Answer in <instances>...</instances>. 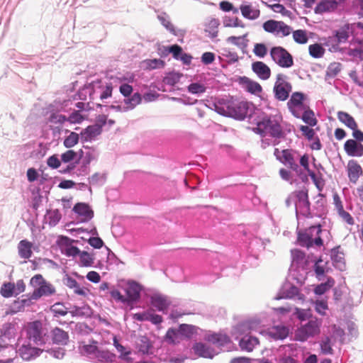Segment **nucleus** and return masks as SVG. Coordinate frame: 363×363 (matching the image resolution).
Returning <instances> with one entry per match:
<instances>
[{"label": "nucleus", "instance_id": "6e6552de", "mask_svg": "<svg viewBox=\"0 0 363 363\" xmlns=\"http://www.w3.org/2000/svg\"><path fill=\"white\" fill-rule=\"evenodd\" d=\"M274 94L276 99L281 101H286L292 91V86L286 80V76L283 74H278L276 77V82L274 86Z\"/></svg>", "mask_w": 363, "mask_h": 363}, {"label": "nucleus", "instance_id": "bf43d9fd", "mask_svg": "<svg viewBox=\"0 0 363 363\" xmlns=\"http://www.w3.org/2000/svg\"><path fill=\"white\" fill-rule=\"evenodd\" d=\"M188 91L191 94H202L206 91V87L201 84L192 83L188 86Z\"/></svg>", "mask_w": 363, "mask_h": 363}, {"label": "nucleus", "instance_id": "473e14b6", "mask_svg": "<svg viewBox=\"0 0 363 363\" xmlns=\"http://www.w3.org/2000/svg\"><path fill=\"white\" fill-rule=\"evenodd\" d=\"M298 296V299L303 301L305 296L303 294L299 293L298 289L295 286H291L290 288L283 292L282 295L278 296L275 298L277 300L281 298H293L295 296Z\"/></svg>", "mask_w": 363, "mask_h": 363}, {"label": "nucleus", "instance_id": "6e6d98bb", "mask_svg": "<svg viewBox=\"0 0 363 363\" xmlns=\"http://www.w3.org/2000/svg\"><path fill=\"white\" fill-rule=\"evenodd\" d=\"M276 13H280L284 16H290L291 14V11L286 10L285 7L280 4H267Z\"/></svg>", "mask_w": 363, "mask_h": 363}, {"label": "nucleus", "instance_id": "58836bf2", "mask_svg": "<svg viewBox=\"0 0 363 363\" xmlns=\"http://www.w3.org/2000/svg\"><path fill=\"white\" fill-rule=\"evenodd\" d=\"M220 25L218 19L211 18L206 23L205 31L208 33L212 37L217 36L218 28Z\"/></svg>", "mask_w": 363, "mask_h": 363}, {"label": "nucleus", "instance_id": "20e7f679", "mask_svg": "<svg viewBox=\"0 0 363 363\" xmlns=\"http://www.w3.org/2000/svg\"><path fill=\"white\" fill-rule=\"evenodd\" d=\"M27 338L37 345L45 343L46 331L40 320L28 323L25 326Z\"/></svg>", "mask_w": 363, "mask_h": 363}, {"label": "nucleus", "instance_id": "2eb2a0df", "mask_svg": "<svg viewBox=\"0 0 363 363\" xmlns=\"http://www.w3.org/2000/svg\"><path fill=\"white\" fill-rule=\"evenodd\" d=\"M16 355L17 352L11 344L0 345V363H11Z\"/></svg>", "mask_w": 363, "mask_h": 363}, {"label": "nucleus", "instance_id": "79ce46f5", "mask_svg": "<svg viewBox=\"0 0 363 363\" xmlns=\"http://www.w3.org/2000/svg\"><path fill=\"white\" fill-rule=\"evenodd\" d=\"M179 332L181 336L190 338L196 333V328L191 325L181 324L179 327Z\"/></svg>", "mask_w": 363, "mask_h": 363}, {"label": "nucleus", "instance_id": "f3484780", "mask_svg": "<svg viewBox=\"0 0 363 363\" xmlns=\"http://www.w3.org/2000/svg\"><path fill=\"white\" fill-rule=\"evenodd\" d=\"M194 353L199 357L212 359L218 352L213 348L202 342H196L192 347Z\"/></svg>", "mask_w": 363, "mask_h": 363}, {"label": "nucleus", "instance_id": "c85d7f7f", "mask_svg": "<svg viewBox=\"0 0 363 363\" xmlns=\"http://www.w3.org/2000/svg\"><path fill=\"white\" fill-rule=\"evenodd\" d=\"M331 258L335 267H338L342 270V268L345 267V255L344 253L340 251V247H335L332 250Z\"/></svg>", "mask_w": 363, "mask_h": 363}, {"label": "nucleus", "instance_id": "f257e3e1", "mask_svg": "<svg viewBox=\"0 0 363 363\" xmlns=\"http://www.w3.org/2000/svg\"><path fill=\"white\" fill-rule=\"evenodd\" d=\"M30 284L37 287L32 294L22 296L21 303L23 306H30L33 301L38 300L43 296H50L56 292L54 286L46 281L41 274H35L30 280Z\"/></svg>", "mask_w": 363, "mask_h": 363}, {"label": "nucleus", "instance_id": "4be33fe9", "mask_svg": "<svg viewBox=\"0 0 363 363\" xmlns=\"http://www.w3.org/2000/svg\"><path fill=\"white\" fill-rule=\"evenodd\" d=\"M240 84L251 94H257L262 91V86L258 82L253 81L247 77H240Z\"/></svg>", "mask_w": 363, "mask_h": 363}, {"label": "nucleus", "instance_id": "4d7b16f0", "mask_svg": "<svg viewBox=\"0 0 363 363\" xmlns=\"http://www.w3.org/2000/svg\"><path fill=\"white\" fill-rule=\"evenodd\" d=\"M48 121L54 124H62L67 121V117L62 114L52 113L49 117Z\"/></svg>", "mask_w": 363, "mask_h": 363}, {"label": "nucleus", "instance_id": "1a4fd4ad", "mask_svg": "<svg viewBox=\"0 0 363 363\" xmlns=\"http://www.w3.org/2000/svg\"><path fill=\"white\" fill-rule=\"evenodd\" d=\"M272 60L282 68H289L294 65L292 55L284 48L275 46L270 50Z\"/></svg>", "mask_w": 363, "mask_h": 363}, {"label": "nucleus", "instance_id": "aec40b11", "mask_svg": "<svg viewBox=\"0 0 363 363\" xmlns=\"http://www.w3.org/2000/svg\"><path fill=\"white\" fill-rule=\"evenodd\" d=\"M362 173V167L357 161L352 160L348 162L347 174L351 182L355 184Z\"/></svg>", "mask_w": 363, "mask_h": 363}, {"label": "nucleus", "instance_id": "de8ad7c7", "mask_svg": "<svg viewBox=\"0 0 363 363\" xmlns=\"http://www.w3.org/2000/svg\"><path fill=\"white\" fill-rule=\"evenodd\" d=\"M15 291V284L13 283L4 284L0 290L1 295L4 298L11 297Z\"/></svg>", "mask_w": 363, "mask_h": 363}, {"label": "nucleus", "instance_id": "39448f33", "mask_svg": "<svg viewBox=\"0 0 363 363\" xmlns=\"http://www.w3.org/2000/svg\"><path fill=\"white\" fill-rule=\"evenodd\" d=\"M321 324L322 321L318 318L311 320L308 323L296 330L295 339L298 341L304 342L309 337L318 335L320 333Z\"/></svg>", "mask_w": 363, "mask_h": 363}, {"label": "nucleus", "instance_id": "69168bd1", "mask_svg": "<svg viewBox=\"0 0 363 363\" xmlns=\"http://www.w3.org/2000/svg\"><path fill=\"white\" fill-rule=\"evenodd\" d=\"M147 65L150 69H157L163 67L164 62L160 59H153L147 61Z\"/></svg>", "mask_w": 363, "mask_h": 363}, {"label": "nucleus", "instance_id": "3c124183", "mask_svg": "<svg viewBox=\"0 0 363 363\" xmlns=\"http://www.w3.org/2000/svg\"><path fill=\"white\" fill-rule=\"evenodd\" d=\"M315 311L321 315H326V311L328 309L327 300H317L314 302Z\"/></svg>", "mask_w": 363, "mask_h": 363}, {"label": "nucleus", "instance_id": "864d4df0", "mask_svg": "<svg viewBox=\"0 0 363 363\" xmlns=\"http://www.w3.org/2000/svg\"><path fill=\"white\" fill-rule=\"evenodd\" d=\"M181 75L178 73H169L167 76H165L163 79V82L165 84H168L170 86H174L177 83L179 82L180 79Z\"/></svg>", "mask_w": 363, "mask_h": 363}, {"label": "nucleus", "instance_id": "f704fd0d", "mask_svg": "<svg viewBox=\"0 0 363 363\" xmlns=\"http://www.w3.org/2000/svg\"><path fill=\"white\" fill-rule=\"evenodd\" d=\"M259 340L255 337H249L242 338L240 341V347L242 350L252 352L254 347L259 344Z\"/></svg>", "mask_w": 363, "mask_h": 363}, {"label": "nucleus", "instance_id": "5701e85b", "mask_svg": "<svg viewBox=\"0 0 363 363\" xmlns=\"http://www.w3.org/2000/svg\"><path fill=\"white\" fill-rule=\"evenodd\" d=\"M73 211L79 216H82L84 221L89 220L94 216V211L88 204L84 203H77L75 204Z\"/></svg>", "mask_w": 363, "mask_h": 363}, {"label": "nucleus", "instance_id": "f03ea898", "mask_svg": "<svg viewBox=\"0 0 363 363\" xmlns=\"http://www.w3.org/2000/svg\"><path fill=\"white\" fill-rule=\"evenodd\" d=\"M281 117L280 116H264L257 123L253 130L264 137L269 135L274 138H282L284 137V132L281 125Z\"/></svg>", "mask_w": 363, "mask_h": 363}, {"label": "nucleus", "instance_id": "37998d69", "mask_svg": "<svg viewBox=\"0 0 363 363\" xmlns=\"http://www.w3.org/2000/svg\"><path fill=\"white\" fill-rule=\"evenodd\" d=\"M80 264L82 267H91L94 262V257L93 255L87 252L86 251H80L79 254Z\"/></svg>", "mask_w": 363, "mask_h": 363}, {"label": "nucleus", "instance_id": "e433bc0d", "mask_svg": "<svg viewBox=\"0 0 363 363\" xmlns=\"http://www.w3.org/2000/svg\"><path fill=\"white\" fill-rule=\"evenodd\" d=\"M335 283L333 278L328 277L326 282L317 285L313 291L316 295H323L329 291L335 285Z\"/></svg>", "mask_w": 363, "mask_h": 363}, {"label": "nucleus", "instance_id": "e2e57ef3", "mask_svg": "<svg viewBox=\"0 0 363 363\" xmlns=\"http://www.w3.org/2000/svg\"><path fill=\"white\" fill-rule=\"evenodd\" d=\"M308 176L311 178L318 189L321 191L324 187L323 179L321 177H318L314 172H310Z\"/></svg>", "mask_w": 363, "mask_h": 363}, {"label": "nucleus", "instance_id": "8fccbe9b", "mask_svg": "<svg viewBox=\"0 0 363 363\" xmlns=\"http://www.w3.org/2000/svg\"><path fill=\"white\" fill-rule=\"evenodd\" d=\"M342 69V65L340 62H332L328 67L326 74L329 77H334L338 74Z\"/></svg>", "mask_w": 363, "mask_h": 363}, {"label": "nucleus", "instance_id": "7c9ffc66", "mask_svg": "<svg viewBox=\"0 0 363 363\" xmlns=\"http://www.w3.org/2000/svg\"><path fill=\"white\" fill-rule=\"evenodd\" d=\"M240 9L242 15L250 20L257 19L260 15L259 10L252 5H242Z\"/></svg>", "mask_w": 363, "mask_h": 363}, {"label": "nucleus", "instance_id": "6ab92c4d", "mask_svg": "<svg viewBox=\"0 0 363 363\" xmlns=\"http://www.w3.org/2000/svg\"><path fill=\"white\" fill-rule=\"evenodd\" d=\"M50 336L52 342L56 345H66L69 342L68 333L58 327L51 330Z\"/></svg>", "mask_w": 363, "mask_h": 363}, {"label": "nucleus", "instance_id": "13d9d810", "mask_svg": "<svg viewBox=\"0 0 363 363\" xmlns=\"http://www.w3.org/2000/svg\"><path fill=\"white\" fill-rule=\"evenodd\" d=\"M77 156V154L73 150H69L61 155V160L64 163L73 161Z\"/></svg>", "mask_w": 363, "mask_h": 363}, {"label": "nucleus", "instance_id": "cd10ccee", "mask_svg": "<svg viewBox=\"0 0 363 363\" xmlns=\"http://www.w3.org/2000/svg\"><path fill=\"white\" fill-rule=\"evenodd\" d=\"M32 247V242L27 240H21L18 245L19 256L23 259H29L33 255Z\"/></svg>", "mask_w": 363, "mask_h": 363}, {"label": "nucleus", "instance_id": "a211bd4d", "mask_svg": "<svg viewBox=\"0 0 363 363\" xmlns=\"http://www.w3.org/2000/svg\"><path fill=\"white\" fill-rule=\"evenodd\" d=\"M252 69L262 80H267L271 76L270 68L263 62L257 61L253 62L252 64Z\"/></svg>", "mask_w": 363, "mask_h": 363}, {"label": "nucleus", "instance_id": "bb28decb", "mask_svg": "<svg viewBox=\"0 0 363 363\" xmlns=\"http://www.w3.org/2000/svg\"><path fill=\"white\" fill-rule=\"evenodd\" d=\"M101 130L98 126L94 125H89L81 132V136L83 141H91L101 133Z\"/></svg>", "mask_w": 363, "mask_h": 363}, {"label": "nucleus", "instance_id": "a878e982", "mask_svg": "<svg viewBox=\"0 0 363 363\" xmlns=\"http://www.w3.org/2000/svg\"><path fill=\"white\" fill-rule=\"evenodd\" d=\"M65 284L70 289H73L75 294L82 296H86L89 293V289L81 287L78 282L73 278L67 277L65 279Z\"/></svg>", "mask_w": 363, "mask_h": 363}, {"label": "nucleus", "instance_id": "423d86ee", "mask_svg": "<svg viewBox=\"0 0 363 363\" xmlns=\"http://www.w3.org/2000/svg\"><path fill=\"white\" fill-rule=\"evenodd\" d=\"M262 28L267 33H272L279 38H284L289 35L292 32V28L281 21L273 19L265 21Z\"/></svg>", "mask_w": 363, "mask_h": 363}, {"label": "nucleus", "instance_id": "5fc2aeb1", "mask_svg": "<svg viewBox=\"0 0 363 363\" xmlns=\"http://www.w3.org/2000/svg\"><path fill=\"white\" fill-rule=\"evenodd\" d=\"M254 54L260 58H263L267 53V48L264 43H256L253 48Z\"/></svg>", "mask_w": 363, "mask_h": 363}, {"label": "nucleus", "instance_id": "2f4dec72", "mask_svg": "<svg viewBox=\"0 0 363 363\" xmlns=\"http://www.w3.org/2000/svg\"><path fill=\"white\" fill-rule=\"evenodd\" d=\"M295 197L296 198V205L299 207H304L309 208L310 202L308 200V190L301 189L294 192Z\"/></svg>", "mask_w": 363, "mask_h": 363}, {"label": "nucleus", "instance_id": "a19ab883", "mask_svg": "<svg viewBox=\"0 0 363 363\" xmlns=\"http://www.w3.org/2000/svg\"><path fill=\"white\" fill-rule=\"evenodd\" d=\"M17 330L16 328V325L10 323L5 329V331L2 335V340L4 342L6 340H8L9 342V343L11 344L12 340H15Z\"/></svg>", "mask_w": 363, "mask_h": 363}, {"label": "nucleus", "instance_id": "0e129e2a", "mask_svg": "<svg viewBox=\"0 0 363 363\" xmlns=\"http://www.w3.org/2000/svg\"><path fill=\"white\" fill-rule=\"evenodd\" d=\"M320 349L323 354H332L333 349L330 345V340L328 337L322 341L320 343Z\"/></svg>", "mask_w": 363, "mask_h": 363}, {"label": "nucleus", "instance_id": "f8f14e48", "mask_svg": "<svg viewBox=\"0 0 363 363\" xmlns=\"http://www.w3.org/2000/svg\"><path fill=\"white\" fill-rule=\"evenodd\" d=\"M355 29V25L352 23H345L340 28L334 32V35L330 37L331 41L337 44L345 43L347 41L350 34H353Z\"/></svg>", "mask_w": 363, "mask_h": 363}, {"label": "nucleus", "instance_id": "c756f323", "mask_svg": "<svg viewBox=\"0 0 363 363\" xmlns=\"http://www.w3.org/2000/svg\"><path fill=\"white\" fill-rule=\"evenodd\" d=\"M338 120L350 129H354L358 127L354 118L348 113L345 111H338L337 113Z\"/></svg>", "mask_w": 363, "mask_h": 363}, {"label": "nucleus", "instance_id": "49530a36", "mask_svg": "<svg viewBox=\"0 0 363 363\" xmlns=\"http://www.w3.org/2000/svg\"><path fill=\"white\" fill-rule=\"evenodd\" d=\"M79 135L75 132H71L68 136H67L63 142V145L67 148H71L77 145L79 142Z\"/></svg>", "mask_w": 363, "mask_h": 363}, {"label": "nucleus", "instance_id": "b1692460", "mask_svg": "<svg viewBox=\"0 0 363 363\" xmlns=\"http://www.w3.org/2000/svg\"><path fill=\"white\" fill-rule=\"evenodd\" d=\"M205 340L218 347L224 346L230 342V337L222 333H213L206 336Z\"/></svg>", "mask_w": 363, "mask_h": 363}, {"label": "nucleus", "instance_id": "603ef678", "mask_svg": "<svg viewBox=\"0 0 363 363\" xmlns=\"http://www.w3.org/2000/svg\"><path fill=\"white\" fill-rule=\"evenodd\" d=\"M96 357L97 359L102 363L112 362L114 357L113 354L108 351H97Z\"/></svg>", "mask_w": 363, "mask_h": 363}, {"label": "nucleus", "instance_id": "338daca9", "mask_svg": "<svg viewBox=\"0 0 363 363\" xmlns=\"http://www.w3.org/2000/svg\"><path fill=\"white\" fill-rule=\"evenodd\" d=\"M169 52L172 53L173 57L179 60L181 54L182 53V48L178 45H173L167 48Z\"/></svg>", "mask_w": 363, "mask_h": 363}, {"label": "nucleus", "instance_id": "72a5a7b5", "mask_svg": "<svg viewBox=\"0 0 363 363\" xmlns=\"http://www.w3.org/2000/svg\"><path fill=\"white\" fill-rule=\"evenodd\" d=\"M151 303L152 305L160 311H164L169 305L167 298L160 295L152 296Z\"/></svg>", "mask_w": 363, "mask_h": 363}, {"label": "nucleus", "instance_id": "0eeeda50", "mask_svg": "<svg viewBox=\"0 0 363 363\" xmlns=\"http://www.w3.org/2000/svg\"><path fill=\"white\" fill-rule=\"evenodd\" d=\"M274 155L277 160L295 172L298 175L301 174V170L296 162L295 152L294 150L289 149L279 150L278 148H275Z\"/></svg>", "mask_w": 363, "mask_h": 363}, {"label": "nucleus", "instance_id": "c03bdc74", "mask_svg": "<svg viewBox=\"0 0 363 363\" xmlns=\"http://www.w3.org/2000/svg\"><path fill=\"white\" fill-rule=\"evenodd\" d=\"M308 51L310 55L314 58L322 57L325 53V49L318 43L309 45Z\"/></svg>", "mask_w": 363, "mask_h": 363}, {"label": "nucleus", "instance_id": "412c9836", "mask_svg": "<svg viewBox=\"0 0 363 363\" xmlns=\"http://www.w3.org/2000/svg\"><path fill=\"white\" fill-rule=\"evenodd\" d=\"M18 352L23 359L28 361L38 357L43 350L28 345H22L19 348Z\"/></svg>", "mask_w": 363, "mask_h": 363}, {"label": "nucleus", "instance_id": "393cba45", "mask_svg": "<svg viewBox=\"0 0 363 363\" xmlns=\"http://www.w3.org/2000/svg\"><path fill=\"white\" fill-rule=\"evenodd\" d=\"M289 330L284 325H277L269 328L268 335L274 340L285 339L289 335Z\"/></svg>", "mask_w": 363, "mask_h": 363}, {"label": "nucleus", "instance_id": "7ed1b4c3", "mask_svg": "<svg viewBox=\"0 0 363 363\" xmlns=\"http://www.w3.org/2000/svg\"><path fill=\"white\" fill-rule=\"evenodd\" d=\"M322 229L320 225H312L304 231L298 233V241L302 247L310 248L313 245L321 247L323 240L320 237Z\"/></svg>", "mask_w": 363, "mask_h": 363}, {"label": "nucleus", "instance_id": "680f3d73", "mask_svg": "<svg viewBox=\"0 0 363 363\" xmlns=\"http://www.w3.org/2000/svg\"><path fill=\"white\" fill-rule=\"evenodd\" d=\"M51 311L55 315H65L67 313L66 308L62 303H57L51 307Z\"/></svg>", "mask_w": 363, "mask_h": 363}, {"label": "nucleus", "instance_id": "9b49d317", "mask_svg": "<svg viewBox=\"0 0 363 363\" xmlns=\"http://www.w3.org/2000/svg\"><path fill=\"white\" fill-rule=\"evenodd\" d=\"M304 98L305 96L303 93L294 92L287 102L288 108L293 116L297 118L301 117V111H303L307 106V105L303 103Z\"/></svg>", "mask_w": 363, "mask_h": 363}, {"label": "nucleus", "instance_id": "09e8293b", "mask_svg": "<svg viewBox=\"0 0 363 363\" xmlns=\"http://www.w3.org/2000/svg\"><path fill=\"white\" fill-rule=\"evenodd\" d=\"M142 101V96L139 93L133 94L130 98L125 100L128 108L133 109Z\"/></svg>", "mask_w": 363, "mask_h": 363}, {"label": "nucleus", "instance_id": "774afa93", "mask_svg": "<svg viewBox=\"0 0 363 363\" xmlns=\"http://www.w3.org/2000/svg\"><path fill=\"white\" fill-rule=\"evenodd\" d=\"M300 130L302 132L303 135L308 140H311L313 138L315 135V131L313 129L309 128L307 125H301L300 127Z\"/></svg>", "mask_w": 363, "mask_h": 363}, {"label": "nucleus", "instance_id": "4c0bfd02", "mask_svg": "<svg viewBox=\"0 0 363 363\" xmlns=\"http://www.w3.org/2000/svg\"><path fill=\"white\" fill-rule=\"evenodd\" d=\"M337 1H320L316 6L315 11L317 13H322L327 11H331L336 9Z\"/></svg>", "mask_w": 363, "mask_h": 363}, {"label": "nucleus", "instance_id": "ea45409f", "mask_svg": "<svg viewBox=\"0 0 363 363\" xmlns=\"http://www.w3.org/2000/svg\"><path fill=\"white\" fill-rule=\"evenodd\" d=\"M164 340L169 344L174 345L179 343L181 340L179 329L177 330L174 328H169L164 336Z\"/></svg>", "mask_w": 363, "mask_h": 363}, {"label": "nucleus", "instance_id": "052dcab7", "mask_svg": "<svg viewBox=\"0 0 363 363\" xmlns=\"http://www.w3.org/2000/svg\"><path fill=\"white\" fill-rule=\"evenodd\" d=\"M83 121L84 117L79 111H74L67 118V121H69L70 123H80Z\"/></svg>", "mask_w": 363, "mask_h": 363}, {"label": "nucleus", "instance_id": "dca6fc26", "mask_svg": "<svg viewBox=\"0 0 363 363\" xmlns=\"http://www.w3.org/2000/svg\"><path fill=\"white\" fill-rule=\"evenodd\" d=\"M344 149L349 156L362 157L363 155V145L354 140H347L345 143Z\"/></svg>", "mask_w": 363, "mask_h": 363}, {"label": "nucleus", "instance_id": "c9c22d12", "mask_svg": "<svg viewBox=\"0 0 363 363\" xmlns=\"http://www.w3.org/2000/svg\"><path fill=\"white\" fill-rule=\"evenodd\" d=\"M304 123L310 126H315L317 124V119L315 118V114L312 110L307 106L303 111H301V117Z\"/></svg>", "mask_w": 363, "mask_h": 363}, {"label": "nucleus", "instance_id": "a18cd8bd", "mask_svg": "<svg viewBox=\"0 0 363 363\" xmlns=\"http://www.w3.org/2000/svg\"><path fill=\"white\" fill-rule=\"evenodd\" d=\"M293 33V38L294 41L298 44H305L308 42V38L307 33L304 30H296L291 32Z\"/></svg>", "mask_w": 363, "mask_h": 363}, {"label": "nucleus", "instance_id": "4468645a", "mask_svg": "<svg viewBox=\"0 0 363 363\" xmlns=\"http://www.w3.org/2000/svg\"><path fill=\"white\" fill-rule=\"evenodd\" d=\"M125 291L127 304L133 303L140 298L141 287L136 282H128Z\"/></svg>", "mask_w": 363, "mask_h": 363}, {"label": "nucleus", "instance_id": "ddd939ff", "mask_svg": "<svg viewBox=\"0 0 363 363\" xmlns=\"http://www.w3.org/2000/svg\"><path fill=\"white\" fill-rule=\"evenodd\" d=\"M75 242L77 241L67 236L62 235L60 237V244L62 247V252L66 256L74 257L80 253V250L72 245V243Z\"/></svg>", "mask_w": 363, "mask_h": 363}, {"label": "nucleus", "instance_id": "9d476101", "mask_svg": "<svg viewBox=\"0 0 363 363\" xmlns=\"http://www.w3.org/2000/svg\"><path fill=\"white\" fill-rule=\"evenodd\" d=\"M227 109L220 111V108H217L218 112L220 114L228 115L237 119H243L247 114V104L237 101H229L226 106Z\"/></svg>", "mask_w": 363, "mask_h": 363}]
</instances>
